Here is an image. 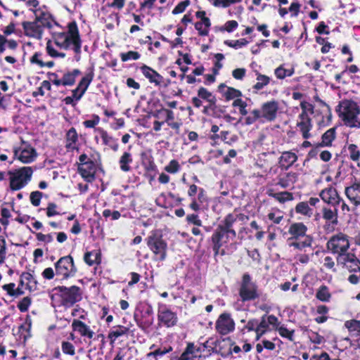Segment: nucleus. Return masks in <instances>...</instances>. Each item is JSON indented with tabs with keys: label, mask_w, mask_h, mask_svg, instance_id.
<instances>
[{
	"label": "nucleus",
	"mask_w": 360,
	"mask_h": 360,
	"mask_svg": "<svg viewBox=\"0 0 360 360\" xmlns=\"http://www.w3.org/2000/svg\"><path fill=\"white\" fill-rule=\"evenodd\" d=\"M84 260L89 266L99 264L101 262L100 253L97 250L87 252L84 254Z\"/></svg>",
	"instance_id": "obj_32"
},
{
	"label": "nucleus",
	"mask_w": 360,
	"mask_h": 360,
	"mask_svg": "<svg viewBox=\"0 0 360 360\" xmlns=\"http://www.w3.org/2000/svg\"><path fill=\"white\" fill-rule=\"evenodd\" d=\"M31 303V298L29 297H25L18 302V308L21 312H25L28 310Z\"/></svg>",
	"instance_id": "obj_54"
},
{
	"label": "nucleus",
	"mask_w": 360,
	"mask_h": 360,
	"mask_svg": "<svg viewBox=\"0 0 360 360\" xmlns=\"http://www.w3.org/2000/svg\"><path fill=\"white\" fill-rule=\"evenodd\" d=\"M78 171L82 178L88 182H91L95 179L96 167L93 161L88 162V163L79 164Z\"/></svg>",
	"instance_id": "obj_20"
},
{
	"label": "nucleus",
	"mask_w": 360,
	"mask_h": 360,
	"mask_svg": "<svg viewBox=\"0 0 360 360\" xmlns=\"http://www.w3.org/2000/svg\"><path fill=\"white\" fill-rule=\"evenodd\" d=\"M14 158L24 164L33 162L37 157V153L34 148L30 143L22 141L20 146L13 147Z\"/></svg>",
	"instance_id": "obj_8"
},
{
	"label": "nucleus",
	"mask_w": 360,
	"mask_h": 360,
	"mask_svg": "<svg viewBox=\"0 0 360 360\" xmlns=\"http://www.w3.org/2000/svg\"><path fill=\"white\" fill-rule=\"evenodd\" d=\"M120 56L122 62H127L129 60H139L141 57V54L137 51H129L126 53H121Z\"/></svg>",
	"instance_id": "obj_46"
},
{
	"label": "nucleus",
	"mask_w": 360,
	"mask_h": 360,
	"mask_svg": "<svg viewBox=\"0 0 360 360\" xmlns=\"http://www.w3.org/2000/svg\"><path fill=\"white\" fill-rule=\"evenodd\" d=\"M278 324V319L274 315L263 316L260 322H258V327L257 328V340H259L261 336L270 330V326L276 327Z\"/></svg>",
	"instance_id": "obj_16"
},
{
	"label": "nucleus",
	"mask_w": 360,
	"mask_h": 360,
	"mask_svg": "<svg viewBox=\"0 0 360 360\" xmlns=\"http://www.w3.org/2000/svg\"><path fill=\"white\" fill-rule=\"evenodd\" d=\"M172 347L171 346H162L147 354V357H154L157 360L158 357H161L172 352Z\"/></svg>",
	"instance_id": "obj_35"
},
{
	"label": "nucleus",
	"mask_w": 360,
	"mask_h": 360,
	"mask_svg": "<svg viewBox=\"0 0 360 360\" xmlns=\"http://www.w3.org/2000/svg\"><path fill=\"white\" fill-rule=\"evenodd\" d=\"M189 5V1L186 0L179 3L172 11V13L176 15L183 13Z\"/></svg>",
	"instance_id": "obj_62"
},
{
	"label": "nucleus",
	"mask_w": 360,
	"mask_h": 360,
	"mask_svg": "<svg viewBox=\"0 0 360 360\" xmlns=\"http://www.w3.org/2000/svg\"><path fill=\"white\" fill-rule=\"evenodd\" d=\"M158 318L160 323L167 328L175 326L178 321L176 314L168 309L166 306H163L159 309Z\"/></svg>",
	"instance_id": "obj_14"
},
{
	"label": "nucleus",
	"mask_w": 360,
	"mask_h": 360,
	"mask_svg": "<svg viewBox=\"0 0 360 360\" xmlns=\"http://www.w3.org/2000/svg\"><path fill=\"white\" fill-rule=\"evenodd\" d=\"M295 212L308 217H311L313 214V210L309 207L307 202H299L295 207Z\"/></svg>",
	"instance_id": "obj_37"
},
{
	"label": "nucleus",
	"mask_w": 360,
	"mask_h": 360,
	"mask_svg": "<svg viewBox=\"0 0 360 360\" xmlns=\"http://www.w3.org/2000/svg\"><path fill=\"white\" fill-rule=\"evenodd\" d=\"M297 179V174L295 172H289L285 174L283 177H280L277 183L278 185L282 188H287Z\"/></svg>",
	"instance_id": "obj_30"
},
{
	"label": "nucleus",
	"mask_w": 360,
	"mask_h": 360,
	"mask_svg": "<svg viewBox=\"0 0 360 360\" xmlns=\"http://www.w3.org/2000/svg\"><path fill=\"white\" fill-rule=\"evenodd\" d=\"M51 298L53 302H58V304L72 306L81 300L82 291L76 285L70 288L58 286L53 289Z\"/></svg>",
	"instance_id": "obj_3"
},
{
	"label": "nucleus",
	"mask_w": 360,
	"mask_h": 360,
	"mask_svg": "<svg viewBox=\"0 0 360 360\" xmlns=\"http://www.w3.org/2000/svg\"><path fill=\"white\" fill-rule=\"evenodd\" d=\"M327 248L332 253L340 256L347 252L350 247L348 236L343 233L333 235L327 242Z\"/></svg>",
	"instance_id": "obj_7"
},
{
	"label": "nucleus",
	"mask_w": 360,
	"mask_h": 360,
	"mask_svg": "<svg viewBox=\"0 0 360 360\" xmlns=\"http://www.w3.org/2000/svg\"><path fill=\"white\" fill-rule=\"evenodd\" d=\"M323 265L326 269L331 270L333 272H336L335 264L333 258L330 256H326L323 260Z\"/></svg>",
	"instance_id": "obj_56"
},
{
	"label": "nucleus",
	"mask_w": 360,
	"mask_h": 360,
	"mask_svg": "<svg viewBox=\"0 0 360 360\" xmlns=\"http://www.w3.org/2000/svg\"><path fill=\"white\" fill-rule=\"evenodd\" d=\"M61 349L65 354L74 356L75 354V346L68 341H63L61 343Z\"/></svg>",
	"instance_id": "obj_51"
},
{
	"label": "nucleus",
	"mask_w": 360,
	"mask_h": 360,
	"mask_svg": "<svg viewBox=\"0 0 360 360\" xmlns=\"http://www.w3.org/2000/svg\"><path fill=\"white\" fill-rule=\"evenodd\" d=\"M312 241V237L311 236H307L302 240H296V241L289 243V245L290 247L302 250L305 248L311 247Z\"/></svg>",
	"instance_id": "obj_31"
},
{
	"label": "nucleus",
	"mask_w": 360,
	"mask_h": 360,
	"mask_svg": "<svg viewBox=\"0 0 360 360\" xmlns=\"http://www.w3.org/2000/svg\"><path fill=\"white\" fill-rule=\"evenodd\" d=\"M319 195L323 202L333 207H337L342 201L336 188L332 186L322 190Z\"/></svg>",
	"instance_id": "obj_17"
},
{
	"label": "nucleus",
	"mask_w": 360,
	"mask_h": 360,
	"mask_svg": "<svg viewBox=\"0 0 360 360\" xmlns=\"http://www.w3.org/2000/svg\"><path fill=\"white\" fill-rule=\"evenodd\" d=\"M129 328L123 326H116L111 328L108 333V338L111 343H113L118 338L126 335Z\"/></svg>",
	"instance_id": "obj_29"
},
{
	"label": "nucleus",
	"mask_w": 360,
	"mask_h": 360,
	"mask_svg": "<svg viewBox=\"0 0 360 360\" xmlns=\"http://www.w3.org/2000/svg\"><path fill=\"white\" fill-rule=\"evenodd\" d=\"M260 118H262L260 110L254 109L250 112V115L245 118V124L247 125L252 124Z\"/></svg>",
	"instance_id": "obj_47"
},
{
	"label": "nucleus",
	"mask_w": 360,
	"mask_h": 360,
	"mask_svg": "<svg viewBox=\"0 0 360 360\" xmlns=\"http://www.w3.org/2000/svg\"><path fill=\"white\" fill-rule=\"evenodd\" d=\"M181 166L176 160H171L167 165L165 167V170L170 174H176L179 172Z\"/></svg>",
	"instance_id": "obj_50"
},
{
	"label": "nucleus",
	"mask_w": 360,
	"mask_h": 360,
	"mask_svg": "<svg viewBox=\"0 0 360 360\" xmlns=\"http://www.w3.org/2000/svg\"><path fill=\"white\" fill-rule=\"evenodd\" d=\"M140 69L144 77L155 86H160L163 82V77L149 66L143 65Z\"/></svg>",
	"instance_id": "obj_21"
},
{
	"label": "nucleus",
	"mask_w": 360,
	"mask_h": 360,
	"mask_svg": "<svg viewBox=\"0 0 360 360\" xmlns=\"http://www.w3.org/2000/svg\"><path fill=\"white\" fill-rule=\"evenodd\" d=\"M239 296L241 301L248 302L254 300L259 297L258 287L255 283L252 281L248 274L243 276L239 288Z\"/></svg>",
	"instance_id": "obj_6"
},
{
	"label": "nucleus",
	"mask_w": 360,
	"mask_h": 360,
	"mask_svg": "<svg viewBox=\"0 0 360 360\" xmlns=\"http://www.w3.org/2000/svg\"><path fill=\"white\" fill-rule=\"evenodd\" d=\"M224 44L229 47L234 48L236 49H240L248 44V41L245 39H240L238 40H226Z\"/></svg>",
	"instance_id": "obj_48"
},
{
	"label": "nucleus",
	"mask_w": 360,
	"mask_h": 360,
	"mask_svg": "<svg viewBox=\"0 0 360 360\" xmlns=\"http://www.w3.org/2000/svg\"><path fill=\"white\" fill-rule=\"evenodd\" d=\"M72 328L74 331L77 332L82 337L91 339L94 337V332L82 321L74 319L72 323Z\"/></svg>",
	"instance_id": "obj_22"
},
{
	"label": "nucleus",
	"mask_w": 360,
	"mask_h": 360,
	"mask_svg": "<svg viewBox=\"0 0 360 360\" xmlns=\"http://www.w3.org/2000/svg\"><path fill=\"white\" fill-rule=\"evenodd\" d=\"M295 72L294 67L283 64L274 70L276 77L279 79H283L287 77H291Z\"/></svg>",
	"instance_id": "obj_26"
},
{
	"label": "nucleus",
	"mask_w": 360,
	"mask_h": 360,
	"mask_svg": "<svg viewBox=\"0 0 360 360\" xmlns=\"http://www.w3.org/2000/svg\"><path fill=\"white\" fill-rule=\"evenodd\" d=\"M307 231V227L301 222H296L292 224L288 229V233L292 236V238L299 240L300 238L304 239Z\"/></svg>",
	"instance_id": "obj_23"
},
{
	"label": "nucleus",
	"mask_w": 360,
	"mask_h": 360,
	"mask_svg": "<svg viewBox=\"0 0 360 360\" xmlns=\"http://www.w3.org/2000/svg\"><path fill=\"white\" fill-rule=\"evenodd\" d=\"M270 82V78L266 75L258 74L257 77V82L253 86V89L260 90L266 86Z\"/></svg>",
	"instance_id": "obj_44"
},
{
	"label": "nucleus",
	"mask_w": 360,
	"mask_h": 360,
	"mask_svg": "<svg viewBox=\"0 0 360 360\" xmlns=\"http://www.w3.org/2000/svg\"><path fill=\"white\" fill-rule=\"evenodd\" d=\"M214 7L226 8L231 5L240 3L243 0H208Z\"/></svg>",
	"instance_id": "obj_39"
},
{
	"label": "nucleus",
	"mask_w": 360,
	"mask_h": 360,
	"mask_svg": "<svg viewBox=\"0 0 360 360\" xmlns=\"http://www.w3.org/2000/svg\"><path fill=\"white\" fill-rule=\"evenodd\" d=\"M22 27L26 36L38 40L42 39L44 30L49 29L47 26L35 20L24 22L22 23Z\"/></svg>",
	"instance_id": "obj_11"
},
{
	"label": "nucleus",
	"mask_w": 360,
	"mask_h": 360,
	"mask_svg": "<svg viewBox=\"0 0 360 360\" xmlns=\"http://www.w3.org/2000/svg\"><path fill=\"white\" fill-rule=\"evenodd\" d=\"M233 239V238H231V234L229 232V230L218 226L212 236L213 249L215 252L217 253L224 244Z\"/></svg>",
	"instance_id": "obj_12"
},
{
	"label": "nucleus",
	"mask_w": 360,
	"mask_h": 360,
	"mask_svg": "<svg viewBox=\"0 0 360 360\" xmlns=\"http://www.w3.org/2000/svg\"><path fill=\"white\" fill-rule=\"evenodd\" d=\"M215 328L219 334L223 335H227L233 331L235 322L229 314L223 313L217 320Z\"/></svg>",
	"instance_id": "obj_13"
},
{
	"label": "nucleus",
	"mask_w": 360,
	"mask_h": 360,
	"mask_svg": "<svg viewBox=\"0 0 360 360\" xmlns=\"http://www.w3.org/2000/svg\"><path fill=\"white\" fill-rule=\"evenodd\" d=\"M232 105L233 107L238 108L239 112L242 115H246L248 114V110H246L248 104L241 98L235 99L232 103Z\"/></svg>",
	"instance_id": "obj_52"
},
{
	"label": "nucleus",
	"mask_w": 360,
	"mask_h": 360,
	"mask_svg": "<svg viewBox=\"0 0 360 360\" xmlns=\"http://www.w3.org/2000/svg\"><path fill=\"white\" fill-rule=\"evenodd\" d=\"M67 32L53 33L52 40L46 43L47 53L53 58H63L66 54L60 50L72 49L75 53L77 61L80 60L82 41L79 30L75 22L68 24Z\"/></svg>",
	"instance_id": "obj_1"
},
{
	"label": "nucleus",
	"mask_w": 360,
	"mask_h": 360,
	"mask_svg": "<svg viewBox=\"0 0 360 360\" xmlns=\"http://www.w3.org/2000/svg\"><path fill=\"white\" fill-rule=\"evenodd\" d=\"M42 197V193L40 191H33L30 194V202L31 203L37 207L40 205L41 199Z\"/></svg>",
	"instance_id": "obj_58"
},
{
	"label": "nucleus",
	"mask_w": 360,
	"mask_h": 360,
	"mask_svg": "<svg viewBox=\"0 0 360 360\" xmlns=\"http://www.w3.org/2000/svg\"><path fill=\"white\" fill-rule=\"evenodd\" d=\"M34 15L35 21L47 26L49 29L53 28L54 25H57V22L54 20L47 8L44 6H42L41 8L35 11Z\"/></svg>",
	"instance_id": "obj_18"
},
{
	"label": "nucleus",
	"mask_w": 360,
	"mask_h": 360,
	"mask_svg": "<svg viewBox=\"0 0 360 360\" xmlns=\"http://www.w3.org/2000/svg\"><path fill=\"white\" fill-rule=\"evenodd\" d=\"M335 138V129L330 128L322 135L321 145L323 146H330Z\"/></svg>",
	"instance_id": "obj_36"
},
{
	"label": "nucleus",
	"mask_w": 360,
	"mask_h": 360,
	"mask_svg": "<svg viewBox=\"0 0 360 360\" xmlns=\"http://www.w3.org/2000/svg\"><path fill=\"white\" fill-rule=\"evenodd\" d=\"M78 139L77 133L75 128L72 127L68 130L66 134V141L67 142L72 141L73 143H76Z\"/></svg>",
	"instance_id": "obj_64"
},
{
	"label": "nucleus",
	"mask_w": 360,
	"mask_h": 360,
	"mask_svg": "<svg viewBox=\"0 0 360 360\" xmlns=\"http://www.w3.org/2000/svg\"><path fill=\"white\" fill-rule=\"evenodd\" d=\"M278 332L281 336L285 338L290 340H292L293 331L288 330L284 326H280L278 328Z\"/></svg>",
	"instance_id": "obj_61"
},
{
	"label": "nucleus",
	"mask_w": 360,
	"mask_h": 360,
	"mask_svg": "<svg viewBox=\"0 0 360 360\" xmlns=\"http://www.w3.org/2000/svg\"><path fill=\"white\" fill-rule=\"evenodd\" d=\"M268 194L269 195L274 197L280 202H285L293 199L292 194L287 191L273 193L271 191H268Z\"/></svg>",
	"instance_id": "obj_40"
},
{
	"label": "nucleus",
	"mask_w": 360,
	"mask_h": 360,
	"mask_svg": "<svg viewBox=\"0 0 360 360\" xmlns=\"http://www.w3.org/2000/svg\"><path fill=\"white\" fill-rule=\"evenodd\" d=\"M33 174L31 167H22L20 169L9 171V186L12 191H19L30 181Z\"/></svg>",
	"instance_id": "obj_5"
},
{
	"label": "nucleus",
	"mask_w": 360,
	"mask_h": 360,
	"mask_svg": "<svg viewBox=\"0 0 360 360\" xmlns=\"http://www.w3.org/2000/svg\"><path fill=\"white\" fill-rule=\"evenodd\" d=\"M147 245L158 259L162 261L166 258L167 245L160 235L152 233L147 238Z\"/></svg>",
	"instance_id": "obj_9"
},
{
	"label": "nucleus",
	"mask_w": 360,
	"mask_h": 360,
	"mask_svg": "<svg viewBox=\"0 0 360 360\" xmlns=\"http://www.w3.org/2000/svg\"><path fill=\"white\" fill-rule=\"evenodd\" d=\"M58 214H60V212L58 210V205L54 202H49L46 207L47 217H51Z\"/></svg>",
	"instance_id": "obj_55"
},
{
	"label": "nucleus",
	"mask_w": 360,
	"mask_h": 360,
	"mask_svg": "<svg viewBox=\"0 0 360 360\" xmlns=\"http://www.w3.org/2000/svg\"><path fill=\"white\" fill-rule=\"evenodd\" d=\"M94 78L93 72H89L86 74L81 81L79 82L77 87L79 89L82 91V94H84L86 89H88L89 84H91L92 79Z\"/></svg>",
	"instance_id": "obj_43"
},
{
	"label": "nucleus",
	"mask_w": 360,
	"mask_h": 360,
	"mask_svg": "<svg viewBox=\"0 0 360 360\" xmlns=\"http://www.w3.org/2000/svg\"><path fill=\"white\" fill-rule=\"evenodd\" d=\"M55 269L56 275L61 276L64 278L73 276L77 271L73 259L70 255L60 258L55 264Z\"/></svg>",
	"instance_id": "obj_10"
},
{
	"label": "nucleus",
	"mask_w": 360,
	"mask_h": 360,
	"mask_svg": "<svg viewBox=\"0 0 360 360\" xmlns=\"http://www.w3.org/2000/svg\"><path fill=\"white\" fill-rule=\"evenodd\" d=\"M101 136L105 145L110 147L114 151H117L118 150L119 146L117 140L109 136L106 131H102Z\"/></svg>",
	"instance_id": "obj_34"
},
{
	"label": "nucleus",
	"mask_w": 360,
	"mask_h": 360,
	"mask_svg": "<svg viewBox=\"0 0 360 360\" xmlns=\"http://www.w3.org/2000/svg\"><path fill=\"white\" fill-rule=\"evenodd\" d=\"M345 326L350 332H358L360 333V321L355 319L347 321L345 323Z\"/></svg>",
	"instance_id": "obj_53"
},
{
	"label": "nucleus",
	"mask_w": 360,
	"mask_h": 360,
	"mask_svg": "<svg viewBox=\"0 0 360 360\" xmlns=\"http://www.w3.org/2000/svg\"><path fill=\"white\" fill-rule=\"evenodd\" d=\"M278 110V103L272 100L264 103L259 110L262 118L266 121L271 122L276 119Z\"/></svg>",
	"instance_id": "obj_15"
},
{
	"label": "nucleus",
	"mask_w": 360,
	"mask_h": 360,
	"mask_svg": "<svg viewBox=\"0 0 360 360\" xmlns=\"http://www.w3.org/2000/svg\"><path fill=\"white\" fill-rule=\"evenodd\" d=\"M103 216L106 219L111 217L112 220H117L121 217V214L119 211H111L110 209H105L103 211Z\"/></svg>",
	"instance_id": "obj_59"
},
{
	"label": "nucleus",
	"mask_w": 360,
	"mask_h": 360,
	"mask_svg": "<svg viewBox=\"0 0 360 360\" xmlns=\"http://www.w3.org/2000/svg\"><path fill=\"white\" fill-rule=\"evenodd\" d=\"M348 151L351 160L354 162H357L360 160V150L355 144H350L348 146Z\"/></svg>",
	"instance_id": "obj_49"
},
{
	"label": "nucleus",
	"mask_w": 360,
	"mask_h": 360,
	"mask_svg": "<svg viewBox=\"0 0 360 360\" xmlns=\"http://www.w3.org/2000/svg\"><path fill=\"white\" fill-rule=\"evenodd\" d=\"M236 215L229 214L224 218L222 224L219 225V226H222V228L229 230V232L231 234V238H234L236 236V233L233 229V225L236 221Z\"/></svg>",
	"instance_id": "obj_28"
},
{
	"label": "nucleus",
	"mask_w": 360,
	"mask_h": 360,
	"mask_svg": "<svg viewBox=\"0 0 360 360\" xmlns=\"http://www.w3.org/2000/svg\"><path fill=\"white\" fill-rule=\"evenodd\" d=\"M200 348L193 343H188L185 351L176 360H193L199 356Z\"/></svg>",
	"instance_id": "obj_24"
},
{
	"label": "nucleus",
	"mask_w": 360,
	"mask_h": 360,
	"mask_svg": "<svg viewBox=\"0 0 360 360\" xmlns=\"http://www.w3.org/2000/svg\"><path fill=\"white\" fill-rule=\"evenodd\" d=\"M6 256V242L4 238L0 236V264H2Z\"/></svg>",
	"instance_id": "obj_57"
},
{
	"label": "nucleus",
	"mask_w": 360,
	"mask_h": 360,
	"mask_svg": "<svg viewBox=\"0 0 360 360\" xmlns=\"http://www.w3.org/2000/svg\"><path fill=\"white\" fill-rule=\"evenodd\" d=\"M221 87L226 88V89L224 91V96L227 100L240 98V97L242 95L241 92L239 90L236 89L234 88L226 87L222 84L220 86V88Z\"/></svg>",
	"instance_id": "obj_41"
},
{
	"label": "nucleus",
	"mask_w": 360,
	"mask_h": 360,
	"mask_svg": "<svg viewBox=\"0 0 360 360\" xmlns=\"http://www.w3.org/2000/svg\"><path fill=\"white\" fill-rule=\"evenodd\" d=\"M131 162L132 158L131 154L128 152L124 153L119 161L120 169L123 172H129L131 169L130 167L129 166V164L131 163Z\"/></svg>",
	"instance_id": "obj_42"
},
{
	"label": "nucleus",
	"mask_w": 360,
	"mask_h": 360,
	"mask_svg": "<svg viewBox=\"0 0 360 360\" xmlns=\"http://www.w3.org/2000/svg\"><path fill=\"white\" fill-rule=\"evenodd\" d=\"M198 95L200 98L207 101L210 104L215 103V98L212 96V93L207 91L205 88L200 87L198 89Z\"/></svg>",
	"instance_id": "obj_45"
},
{
	"label": "nucleus",
	"mask_w": 360,
	"mask_h": 360,
	"mask_svg": "<svg viewBox=\"0 0 360 360\" xmlns=\"http://www.w3.org/2000/svg\"><path fill=\"white\" fill-rule=\"evenodd\" d=\"M339 117L344 124L350 128H360V108L358 104L351 100H344L338 105Z\"/></svg>",
	"instance_id": "obj_2"
},
{
	"label": "nucleus",
	"mask_w": 360,
	"mask_h": 360,
	"mask_svg": "<svg viewBox=\"0 0 360 360\" xmlns=\"http://www.w3.org/2000/svg\"><path fill=\"white\" fill-rule=\"evenodd\" d=\"M42 54L41 53H35L31 58L30 62L32 64L37 65L39 68L45 67V63L43 62L41 58Z\"/></svg>",
	"instance_id": "obj_60"
},
{
	"label": "nucleus",
	"mask_w": 360,
	"mask_h": 360,
	"mask_svg": "<svg viewBox=\"0 0 360 360\" xmlns=\"http://www.w3.org/2000/svg\"><path fill=\"white\" fill-rule=\"evenodd\" d=\"M26 282L27 285H31L32 283L36 284V281L33 276L29 272H24L21 275V283Z\"/></svg>",
	"instance_id": "obj_63"
},
{
	"label": "nucleus",
	"mask_w": 360,
	"mask_h": 360,
	"mask_svg": "<svg viewBox=\"0 0 360 360\" xmlns=\"http://www.w3.org/2000/svg\"><path fill=\"white\" fill-rule=\"evenodd\" d=\"M80 74V71L77 69L73 70L72 72L65 73L63 77V86L72 85L76 77Z\"/></svg>",
	"instance_id": "obj_38"
},
{
	"label": "nucleus",
	"mask_w": 360,
	"mask_h": 360,
	"mask_svg": "<svg viewBox=\"0 0 360 360\" xmlns=\"http://www.w3.org/2000/svg\"><path fill=\"white\" fill-rule=\"evenodd\" d=\"M297 160L295 153L290 151H285L279 158V164L281 167L288 169L292 166Z\"/></svg>",
	"instance_id": "obj_25"
},
{
	"label": "nucleus",
	"mask_w": 360,
	"mask_h": 360,
	"mask_svg": "<svg viewBox=\"0 0 360 360\" xmlns=\"http://www.w3.org/2000/svg\"><path fill=\"white\" fill-rule=\"evenodd\" d=\"M345 193L348 200L355 207L360 205V181L353 182L345 189Z\"/></svg>",
	"instance_id": "obj_19"
},
{
	"label": "nucleus",
	"mask_w": 360,
	"mask_h": 360,
	"mask_svg": "<svg viewBox=\"0 0 360 360\" xmlns=\"http://www.w3.org/2000/svg\"><path fill=\"white\" fill-rule=\"evenodd\" d=\"M316 297L321 302H328L330 300L331 294L326 285H321L317 290Z\"/></svg>",
	"instance_id": "obj_33"
},
{
	"label": "nucleus",
	"mask_w": 360,
	"mask_h": 360,
	"mask_svg": "<svg viewBox=\"0 0 360 360\" xmlns=\"http://www.w3.org/2000/svg\"><path fill=\"white\" fill-rule=\"evenodd\" d=\"M300 106L301 112L297 117L296 125L303 139H308L311 136L310 131L313 124L310 116L314 113V106L305 100L300 102Z\"/></svg>",
	"instance_id": "obj_4"
},
{
	"label": "nucleus",
	"mask_w": 360,
	"mask_h": 360,
	"mask_svg": "<svg viewBox=\"0 0 360 360\" xmlns=\"http://www.w3.org/2000/svg\"><path fill=\"white\" fill-rule=\"evenodd\" d=\"M323 218L326 221L336 225L338 224V209L334 207L333 209L329 207H323L322 210Z\"/></svg>",
	"instance_id": "obj_27"
}]
</instances>
